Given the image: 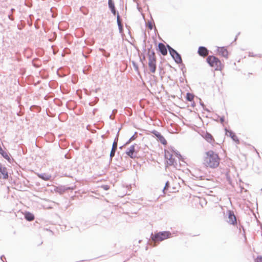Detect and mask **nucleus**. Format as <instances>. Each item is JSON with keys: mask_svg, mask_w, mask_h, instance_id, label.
Here are the masks:
<instances>
[{"mask_svg": "<svg viewBox=\"0 0 262 262\" xmlns=\"http://www.w3.org/2000/svg\"><path fill=\"white\" fill-rule=\"evenodd\" d=\"M191 102V106L193 107H194L195 106V102L194 101V100H193V101Z\"/></svg>", "mask_w": 262, "mask_h": 262, "instance_id": "nucleus-42", "label": "nucleus"}, {"mask_svg": "<svg viewBox=\"0 0 262 262\" xmlns=\"http://www.w3.org/2000/svg\"><path fill=\"white\" fill-rule=\"evenodd\" d=\"M8 16V18H9V19L10 20H14V17H13V16L12 15V14H9Z\"/></svg>", "mask_w": 262, "mask_h": 262, "instance_id": "nucleus-40", "label": "nucleus"}, {"mask_svg": "<svg viewBox=\"0 0 262 262\" xmlns=\"http://www.w3.org/2000/svg\"><path fill=\"white\" fill-rule=\"evenodd\" d=\"M117 24L118 25L119 32L120 33H122L123 32V27L121 23L119 14H118V16L117 17Z\"/></svg>", "mask_w": 262, "mask_h": 262, "instance_id": "nucleus-23", "label": "nucleus"}, {"mask_svg": "<svg viewBox=\"0 0 262 262\" xmlns=\"http://www.w3.org/2000/svg\"><path fill=\"white\" fill-rule=\"evenodd\" d=\"M170 187V183L168 181H167L165 183V186L163 189V192L164 193H165V191H167Z\"/></svg>", "mask_w": 262, "mask_h": 262, "instance_id": "nucleus-29", "label": "nucleus"}, {"mask_svg": "<svg viewBox=\"0 0 262 262\" xmlns=\"http://www.w3.org/2000/svg\"><path fill=\"white\" fill-rule=\"evenodd\" d=\"M24 217L27 221L30 222L34 219L35 216L32 213L29 211H25L24 214Z\"/></svg>", "mask_w": 262, "mask_h": 262, "instance_id": "nucleus-22", "label": "nucleus"}, {"mask_svg": "<svg viewBox=\"0 0 262 262\" xmlns=\"http://www.w3.org/2000/svg\"><path fill=\"white\" fill-rule=\"evenodd\" d=\"M166 47V49H167V51L168 50L169 54L171 53V51H174L175 49L172 48L171 46H170L168 44H167Z\"/></svg>", "mask_w": 262, "mask_h": 262, "instance_id": "nucleus-33", "label": "nucleus"}, {"mask_svg": "<svg viewBox=\"0 0 262 262\" xmlns=\"http://www.w3.org/2000/svg\"><path fill=\"white\" fill-rule=\"evenodd\" d=\"M100 90V88H97L95 90H94V92L95 93H97Z\"/></svg>", "mask_w": 262, "mask_h": 262, "instance_id": "nucleus-46", "label": "nucleus"}, {"mask_svg": "<svg viewBox=\"0 0 262 262\" xmlns=\"http://www.w3.org/2000/svg\"><path fill=\"white\" fill-rule=\"evenodd\" d=\"M224 129L227 136L230 137L236 144H239V140L233 131L231 129H228L226 127Z\"/></svg>", "mask_w": 262, "mask_h": 262, "instance_id": "nucleus-8", "label": "nucleus"}, {"mask_svg": "<svg viewBox=\"0 0 262 262\" xmlns=\"http://www.w3.org/2000/svg\"><path fill=\"white\" fill-rule=\"evenodd\" d=\"M73 189L72 187L66 186L64 185H60L54 188V191L56 192L62 194L64 193L67 190Z\"/></svg>", "mask_w": 262, "mask_h": 262, "instance_id": "nucleus-16", "label": "nucleus"}, {"mask_svg": "<svg viewBox=\"0 0 262 262\" xmlns=\"http://www.w3.org/2000/svg\"><path fill=\"white\" fill-rule=\"evenodd\" d=\"M166 164L170 166H173L174 167H177V163L176 160L172 157V155H169V157L165 159Z\"/></svg>", "mask_w": 262, "mask_h": 262, "instance_id": "nucleus-19", "label": "nucleus"}, {"mask_svg": "<svg viewBox=\"0 0 262 262\" xmlns=\"http://www.w3.org/2000/svg\"><path fill=\"white\" fill-rule=\"evenodd\" d=\"M147 27L150 30L153 29V25L151 21H149L146 25Z\"/></svg>", "mask_w": 262, "mask_h": 262, "instance_id": "nucleus-36", "label": "nucleus"}, {"mask_svg": "<svg viewBox=\"0 0 262 262\" xmlns=\"http://www.w3.org/2000/svg\"><path fill=\"white\" fill-rule=\"evenodd\" d=\"M148 67L151 73H155L157 68L156 58H148Z\"/></svg>", "mask_w": 262, "mask_h": 262, "instance_id": "nucleus-12", "label": "nucleus"}, {"mask_svg": "<svg viewBox=\"0 0 262 262\" xmlns=\"http://www.w3.org/2000/svg\"><path fill=\"white\" fill-rule=\"evenodd\" d=\"M186 100L188 101L192 102L193 101L194 98V95L189 92H187L186 95Z\"/></svg>", "mask_w": 262, "mask_h": 262, "instance_id": "nucleus-24", "label": "nucleus"}, {"mask_svg": "<svg viewBox=\"0 0 262 262\" xmlns=\"http://www.w3.org/2000/svg\"><path fill=\"white\" fill-rule=\"evenodd\" d=\"M254 262H262V256L258 255L254 259Z\"/></svg>", "mask_w": 262, "mask_h": 262, "instance_id": "nucleus-34", "label": "nucleus"}, {"mask_svg": "<svg viewBox=\"0 0 262 262\" xmlns=\"http://www.w3.org/2000/svg\"><path fill=\"white\" fill-rule=\"evenodd\" d=\"M123 262H125V261H123Z\"/></svg>", "mask_w": 262, "mask_h": 262, "instance_id": "nucleus-60", "label": "nucleus"}, {"mask_svg": "<svg viewBox=\"0 0 262 262\" xmlns=\"http://www.w3.org/2000/svg\"><path fill=\"white\" fill-rule=\"evenodd\" d=\"M240 34V32H238L237 35H236L235 37L234 38V40L233 41H235L237 39L238 36Z\"/></svg>", "mask_w": 262, "mask_h": 262, "instance_id": "nucleus-45", "label": "nucleus"}, {"mask_svg": "<svg viewBox=\"0 0 262 262\" xmlns=\"http://www.w3.org/2000/svg\"><path fill=\"white\" fill-rule=\"evenodd\" d=\"M181 66V70L182 71L183 75L185 76V73L186 72V69L185 67V64L183 63H179Z\"/></svg>", "mask_w": 262, "mask_h": 262, "instance_id": "nucleus-30", "label": "nucleus"}, {"mask_svg": "<svg viewBox=\"0 0 262 262\" xmlns=\"http://www.w3.org/2000/svg\"><path fill=\"white\" fill-rule=\"evenodd\" d=\"M216 116H217V118L220 119V122L223 124L225 121V116H220L218 115H216Z\"/></svg>", "mask_w": 262, "mask_h": 262, "instance_id": "nucleus-32", "label": "nucleus"}, {"mask_svg": "<svg viewBox=\"0 0 262 262\" xmlns=\"http://www.w3.org/2000/svg\"><path fill=\"white\" fill-rule=\"evenodd\" d=\"M108 7L114 16H118V14H119L118 11L115 8V3L114 0H108Z\"/></svg>", "mask_w": 262, "mask_h": 262, "instance_id": "nucleus-15", "label": "nucleus"}, {"mask_svg": "<svg viewBox=\"0 0 262 262\" xmlns=\"http://www.w3.org/2000/svg\"><path fill=\"white\" fill-rule=\"evenodd\" d=\"M148 58H156L154 50L148 51L147 53Z\"/></svg>", "mask_w": 262, "mask_h": 262, "instance_id": "nucleus-25", "label": "nucleus"}, {"mask_svg": "<svg viewBox=\"0 0 262 262\" xmlns=\"http://www.w3.org/2000/svg\"><path fill=\"white\" fill-rule=\"evenodd\" d=\"M151 133L153 134L154 136L156 139L160 142L163 145H166L167 143L166 140L164 136L159 132L156 130H152Z\"/></svg>", "mask_w": 262, "mask_h": 262, "instance_id": "nucleus-7", "label": "nucleus"}, {"mask_svg": "<svg viewBox=\"0 0 262 262\" xmlns=\"http://www.w3.org/2000/svg\"><path fill=\"white\" fill-rule=\"evenodd\" d=\"M226 214L228 219L227 220V222L230 225L237 226L236 217L234 213V211L232 210H228Z\"/></svg>", "mask_w": 262, "mask_h": 262, "instance_id": "nucleus-5", "label": "nucleus"}, {"mask_svg": "<svg viewBox=\"0 0 262 262\" xmlns=\"http://www.w3.org/2000/svg\"><path fill=\"white\" fill-rule=\"evenodd\" d=\"M9 178V174L7 168L0 163V179L8 180Z\"/></svg>", "mask_w": 262, "mask_h": 262, "instance_id": "nucleus-9", "label": "nucleus"}, {"mask_svg": "<svg viewBox=\"0 0 262 262\" xmlns=\"http://www.w3.org/2000/svg\"><path fill=\"white\" fill-rule=\"evenodd\" d=\"M136 146H137V145L134 144L128 147L125 151V154L132 159H135L137 157L138 150L136 149Z\"/></svg>", "mask_w": 262, "mask_h": 262, "instance_id": "nucleus-6", "label": "nucleus"}, {"mask_svg": "<svg viewBox=\"0 0 262 262\" xmlns=\"http://www.w3.org/2000/svg\"><path fill=\"white\" fill-rule=\"evenodd\" d=\"M96 111H97V109H96V108L94 109V110H93V113L94 114V113H95V112H96Z\"/></svg>", "mask_w": 262, "mask_h": 262, "instance_id": "nucleus-52", "label": "nucleus"}, {"mask_svg": "<svg viewBox=\"0 0 262 262\" xmlns=\"http://www.w3.org/2000/svg\"><path fill=\"white\" fill-rule=\"evenodd\" d=\"M146 40H145V39H144L143 40V51L144 52H145L146 51Z\"/></svg>", "mask_w": 262, "mask_h": 262, "instance_id": "nucleus-38", "label": "nucleus"}, {"mask_svg": "<svg viewBox=\"0 0 262 262\" xmlns=\"http://www.w3.org/2000/svg\"><path fill=\"white\" fill-rule=\"evenodd\" d=\"M102 139H105L107 138V136L105 135H101V137Z\"/></svg>", "mask_w": 262, "mask_h": 262, "instance_id": "nucleus-48", "label": "nucleus"}, {"mask_svg": "<svg viewBox=\"0 0 262 262\" xmlns=\"http://www.w3.org/2000/svg\"><path fill=\"white\" fill-rule=\"evenodd\" d=\"M168 149L170 152L173 153L175 155L176 157H177L179 159V161L185 163L184 158H183V157L181 155L179 151H178L177 149H175L174 147L170 146L169 147H168Z\"/></svg>", "mask_w": 262, "mask_h": 262, "instance_id": "nucleus-17", "label": "nucleus"}, {"mask_svg": "<svg viewBox=\"0 0 262 262\" xmlns=\"http://www.w3.org/2000/svg\"><path fill=\"white\" fill-rule=\"evenodd\" d=\"M10 11H11V13H12L13 12L15 11V10L14 8H11L10 9Z\"/></svg>", "mask_w": 262, "mask_h": 262, "instance_id": "nucleus-49", "label": "nucleus"}, {"mask_svg": "<svg viewBox=\"0 0 262 262\" xmlns=\"http://www.w3.org/2000/svg\"><path fill=\"white\" fill-rule=\"evenodd\" d=\"M0 155L10 163H12L14 161L10 154L3 150L2 148L0 149Z\"/></svg>", "mask_w": 262, "mask_h": 262, "instance_id": "nucleus-11", "label": "nucleus"}, {"mask_svg": "<svg viewBox=\"0 0 262 262\" xmlns=\"http://www.w3.org/2000/svg\"><path fill=\"white\" fill-rule=\"evenodd\" d=\"M260 190L262 191V188L261 189V190Z\"/></svg>", "mask_w": 262, "mask_h": 262, "instance_id": "nucleus-59", "label": "nucleus"}, {"mask_svg": "<svg viewBox=\"0 0 262 262\" xmlns=\"http://www.w3.org/2000/svg\"><path fill=\"white\" fill-rule=\"evenodd\" d=\"M206 62L210 67L213 68L215 71H221L224 67V65L219 58L213 55L207 56Z\"/></svg>", "mask_w": 262, "mask_h": 262, "instance_id": "nucleus-3", "label": "nucleus"}, {"mask_svg": "<svg viewBox=\"0 0 262 262\" xmlns=\"http://www.w3.org/2000/svg\"><path fill=\"white\" fill-rule=\"evenodd\" d=\"M156 50L163 56H165L167 54V49H166L165 46L162 42L158 43V46L156 47Z\"/></svg>", "mask_w": 262, "mask_h": 262, "instance_id": "nucleus-13", "label": "nucleus"}, {"mask_svg": "<svg viewBox=\"0 0 262 262\" xmlns=\"http://www.w3.org/2000/svg\"><path fill=\"white\" fill-rule=\"evenodd\" d=\"M169 155H172L169 150L164 149V158L165 159H168L169 157Z\"/></svg>", "mask_w": 262, "mask_h": 262, "instance_id": "nucleus-31", "label": "nucleus"}, {"mask_svg": "<svg viewBox=\"0 0 262 262\" xmlns=\"http://www.w3.org/2000/svg\"><path fill=\"white\" fill-rule=\"evenodd\" d=\"M171 53H170V55L171 58L174 61V62L178 64L182 62V59L180 54H179L178 51L176 50L174 51H171Z\"/></svg>", "mask_w": 262, "mask_h": 262, "instance_id": "nucleus-10", "label": "nucleus"}, {"mask_svg": "<svg viewBox=\"0 0 262 262\" xmlns=\"http://www.w3.org/2000/svg\"><path fill=\"white\" fill-rule=\"evenodd\" d=\"M111 117H112V114L110 115V118H111Z\"/></svg>", "mask_w": 262, "mask_h": 262, "instance_id": "nucleus-57", "label": "nucleus"}, {"mask_svg": "<svg viewBox=\"0 0 262 262\" xmlns=\"http://www.w3.org/2000/svg\"><path fill=\"white\" fill-rule=\"evenodd\" d=\"M203 110L206 112H210V111L209 110L208 108H206V106H205V107H203Z\"/></svg>", "mask_w": 262, "mask_h": 262, "instance_id": "nucleus-47", "label": "nucleus"}, {"mask_svg": "<svg viewBox=\"0 0 262 262\" xmlns=\"http://www.w3.org/2000/svg\"><path fill=\"white\" fill-rule=\"evenodd\" d=\"M132 64L133 67L134 68L135 71L138 73V74L139 73V69L138 64L135 61H132Z\"/></svg>", "mask_w": 262, "mask_h": 262, "instance_id": "nucleus-26", "label": "nucleus"}, {"mask_svg": "<svg viewBox=\"0 0 262 262\" xmlns=\"http://www.w3.org/2000/svg\"><path fill=\"white\" fill-rule=\"evenodd\" d=\"M217 53L222 56V57H224L227 59L228 58V51L226 49V47H217L216 50Z\"/></svg>", "mask_w": 262, "mask_h": 262, "instance_id": "nucleus-14", "label": "nucleus"}, {"mask_svg": "<svg viewBox=\"0 0 262 262\" xmlns=\"http://www.w3.org/2000/svg\"><path fill=\"white\" fill-rule=\"evenodd\" d=\"M136 134L137 132H135V134L129 139V140L127 141H126L124 145L128 144L129 143H130L131 141L135 140L137 137Z\"/></svg>", "mask_w": 262, "mask_h": 262, "instance_id": "nucleus-27", "label": "nucleus"}, {"mask_svg": "<svg viewBox=\"0 0 262 262\" xmlns=\"http://www.w3.org/2000/svg\"><path fill=\"white\" fill-rule=\"evenodd\" d=\"M171 97H173V98L175 97V96L174 95L173 96H171Z\"/></svg>", "mask_w": 262, "mask_h": 262, "instance_id": "nucleus-58", "label": "nucleus"}, {"mask_svg": "<svg viewBox=\"0 0 262 262\" xmlns=\"http://www.w3.org/2000/svg\"><path fill=\"white\" fill-rule=\"evenodd\" d=\"M203 138L208 143L213 144L215 142L214 138L212 135L208 132H206L203 136Z\"/></svg>", "mask_w": 262, "mask_h": 262, "instance_id": "nucleus-20", "label": "nucleus"}, {"mask_svg": "<svg viewBox=\"0 0 262 262\" xmlns=\"http://www.w3.org/2000/svg\"><path fill=\"white\" fill-rule=\"evenodd\" d=\"M106 133H109V130H107Z\"/></svg>", "mask_w": 262, "mask_h": 262, "instance_id": "nucleus-56", "label": "nucleus"}, {"mask_svg": "<svg viewBox=\"0 0 262 262\" xmlns=\"http://www.w3.org/2000/svg\"><path fill=\"white\" fill-rule=\"evenodd\" d=\"M242 228L243 230H244V227L242 225H239V230H241V229Z\"/></svg>", "mask_w": 262, "mask_h": 262, "instance_id": "nucleus-51", "label": "nucleus"}, {"mask_svg": "<svg viewBox=\"0 0 262 262\" xmlns=\"http://www.w3.org/2000/svg\"><path fill=\"white\" fill-rule=\"evenodd\" d=\"M124 145H125L124 144L123 145L119 147V148H120V149H122V147H123V146Z\"/></svg>", "mask_w": 262, "mask_h": 262, "instance_id": "nucleus-54", "label": "nucleus"}, {"mask_svg": "<svg viewBox=\"0 0 262 262\" xmlns=\"http://www.w3.org/2000/svg\"><path fill=\"white\" fill-rule=\"evenodd\" d=\"M121 129L120 128L116 134V136L114 139V142L113 143L112 147L110 154V161H112L113 158L115 156L116 151L117 148V144L118 141V138L119 135V131Z\"/></svg>", "mask_w": 262, "mask_h": 262, "instance_id": "nucleus-4", "label": "nucleus"}, {"mask_svg": "<svg viewBox=\"0 0 262 262\" xmlns=\"http://www.w3.org/2000/svg\"><path fill=\"white\" fill-rule=\"evenodd\" d=\"M38 60V58H34L32 60V65L35 68H39L40 67V65L36 63H35L34 61L35 60Z\"/></svg>", "mask_w": 262, "mask_h": 262, "instance_id": "nucleus-35", "label": "nucleus"}, {"mask_svg": "<svg viewBox=\"0 0 262 262\" xmlns=\"http://www.w3.org/2000/svg\"><path fill=\"white\" fill-rule=\"evenodd\" d=\"M5 258L4 255H1V257H0V259H1V260L2 261H3V262H7V261H4V260H3V258Z\"/></svg>", "mask_w": 262, "mask_h": 262, "instance_id": "nucleus-44", "label": "nucleus"}, {"mask_svg": "<svg viewBox=\"0 0 262 262\" xmlns=\"http://www.w3.org/2000/svg\"><path fill=\"white\" fill-rule=\"evenodd\" d=\"M37 176H38V178H39L40 179H41L44 181H48L52 177L51 174H49L46 173H37Z\"/></svg>", "mask_w": 262, "mask_h": 262, "instance_id": "nucleus-21", "label": "nucleus"}, {"mask_svg": "<svg viewBox=\"0 0 262 262\" xmlns=\"http://www.w3.org/2000/svg\"><path fill=\"white\" fill-rule=\"evenodd\" d=\"M249 56H250V57L258 56L259 57H260L261 56V55L260 54L255 55V54H253V53L250 52L249 53Z\"/></svg>", "mask_w": 262, "mask_h": 262, "instance_id": "nucleus-39", "label": "nucleus"}, {"mask_svg": "<svg viewBox=\"0 0 262 262\" xmlns=\"http://www.w3.org/2000/svg\"><path fill=\"white\" fill-rule=\"evenodd\" d=\"M200 104L202 106V107H204L205 106L203 102H202L201 100L200 101Z\"/></svg>", "mask_w": 262, "mask_h": 262, "instance_id": "nucleus-43", "label": "nucleus"}, {"mask_svg": "<svg viewBox=\"0 0 262 262\" xmlns=\"http://www.w3.org/2000/svg\"><path fill=\"white\" fill-rule=\"evenodd\" d=\"M206 156L204 160V164L206 167L214 168L217 167L220 163V158L216 153L210 150L206 152Z\"/></svg>", "mask_w": 262, "mask_h": 262, "instance_id": "nucleus-2", "label": "nucleus"}, {"mask_svg": "<svg viewBox=\"0 0 262 262\" xmlns=\"http://www.w3.org/2000/svg\"><path fill=\"white\" fill-rule=\"evenodd\" d=\"M154 41H155V43H156V41H157V40H156V39H155Z\"/></svg>", "mask_w": 262, "mask_h": 262, "instance_id": "nucleus-55", "label": "nucleus"}, {"mask_svg": "<svg viewBox=\"0 0 262 262\" xmlns=\"http://www.w3.org/2000/svg\"><path fill=\"white\" fill-rule=\"evenodd\" d=\"M152 48V45H150V47L147 48V52L154 50Z\"/></svg>", "mask_w": 262, "mask_h": 262, "instance_id": "nucleus-41", "label": "nucleus"}, {"mask_svg": "<svg viewBox=\"0 0 262 262\" xmlns=\"http://www.w3.org/2000/svg\"><path fill=\"white\" fill-rule=\"evenodd\" d=\"M125 109H126L128 110H130V108H128V107H125Z\"/></svg>", "mask_w": 262, "mask_h": 262, "instance_id": "nucleus-53", "label": "nucleus"}, {"mask_svg": "<svg viewBox=\"0 0 262 262\" xmlns=\"http://www.w3.org/2000/svg\"><path fill=\"white\" fill-rule=\"evenodd\" d=\"M101 187L104 190H108L110 188V186L108 185H102Z\"/></svg>", "mask_w": 262, "mask_h": 262, "instance_id": "nucleus-37", "label": "nucleus"}, {"mask_svg": "<svg viewBox=\"0 0 262 262\" xmlns=\"http://www.w3.org/2000/svg\"><path fill=\"white\" fill-rule=\"evenodd\" d=\"M171 233L169 231H163L151 233L150 239L148 241V244L152 247L156 246L160 242L171 237Z\"/></svg>", "mask_w": 262, "mask_h": 262, "instance_id": "nucleus-1", "label": "nucleus"}, {"mask_svg": "<svg viewBox=\"0 0 262 262\" xmlns=\"http://www.w3.org/2000/svg\"><path fill=\"white\" fill-rule=\"evenodd\" d=\"M209 51L204 46H200L198 50V54L201 57H205L209 54Z\"/></svg>", "mask_w": 262, "mask_h": 262, "instance_id": "nucleus-18", "label": "nucleus"}, {"mask_svg": "<svg viewBox=\"0 0 262 262\" xmlns=\"http://www.w3.org/2000/svg\"><path fill=\"white\" fill-rule=\"evenodd\" d=\"M144 39H145V40H146V34L145 32H144Z\"/></svg>", "mask_w": 262, "mask_h": 262, "instance_id": "nucleus-50", "label": "nucleus"}, {"mask_svg": "<svg viewBox=\"0 0 262 262\" xmlns=\"http://www.w3.org/2000/svg\"><path fill=\"white\" fill-rule=\"evenodd\" d=\"M140 61L142 63L143 67H145L144 61H145V56L143 54L142 56L139 54Z\"/></svg>", "mask_w": 262, "mask_h": 262, "instance_id": "nucleus-28", "label": "nucleus"}]
</instances>
